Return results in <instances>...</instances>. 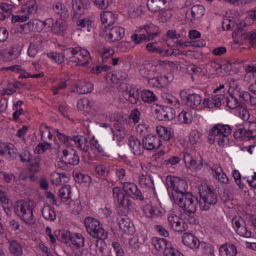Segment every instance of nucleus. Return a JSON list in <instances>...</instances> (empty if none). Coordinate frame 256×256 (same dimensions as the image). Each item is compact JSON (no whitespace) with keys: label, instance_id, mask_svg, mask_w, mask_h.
Wrapping results in <instances>:
<instances>
[{"label":"nucleus","instance_id":"a878e982","mask_svg":"<svg viewBox=\"0 0 256 256\" xmlns=\"http://www.w3.org/2000/svg\"><path fill=\"white\" fill-rule=\"evenodd\" d=\"M212 175L219 181L220 183H223L224 185H227L229 183V177H227V174L223 171V168L219 164H214L211 167Z\"/></svg>","mask_w":256,"mask_h":256},{"label":"nucleus","instance_id":"9b49d317","mask_svg":"<svg viewBox=\"0 0 256 256\" xmlns=\"http://www.w3.org/2000/svg\"><path fill=\"white\" fill-rule=\"evenodd\" d=\"M166 186L167 189H171L172 192V197L173 195H184L187 193L188 185L187 181L179 178V177H173V176H167L166 177Z\"/></svg>","mask_w":256,"mask_h":256},{"label":"nucleus","instance_id":"37998d69","mask_svg":"<svg viewBox=\"0 0 256 256\" xmlns=\"http://www.w3.org/2000/svg\"><path fill=\"white\" fill-rule=\"evenodd\" d=\"M93 107H95V102L87 98L80 99L77 102V109H79V111H89L93 109Z\"/></svg>","mask_w":256,"mask_h":256},{"label":"nucleus","instance_id":"c85d7f7f","mask_svg":"<svg viewBox=\"0 0 256 256\" xmlns=\"http://www.w3.org/2000/svg\"><path fill=\"white\" fill-rule=\"evenodd\" d=\"M62 154L68 165H79L80 158L79 155H77V151L73 149H63Z\"/></svg>","mask_w":256,"mask_h":256},{"label":"nucleus","instance_id":"58836bf2","mask_svg":"<svg viewBox=\"0 0 256 256\" xmlns=\"http://www.w3.org/2000/svg\"><path fill=\"white\" fill-rule=\"evenodd\" d=\"M201 95L199 94H189L187 96L186 105L190 107V109H197L202 102Z\"/></svg>","mask_w":256,"mask_h":256},{"label":"nucleus","instance_id":"a19ab883","mask_svg":"<svg viewBox=\"0 0 256 256\" xmlns=\"http://www.w3.org/2000/svg\"><path fill=\"white\" fill-rule=\"evenodd\" d=\"M93 91V83L87 81H80L76 85V92L79 95H85L86 93H91Z\"/></svg>","mask_w":256,"mask_h":256},{"label":"nucleus","instance_id":"423d86ee","mask_svg":"<svg viewBox=\"0 0 256 256\" xmlns=\"http://www.w3.org/2000/svg\"><path fill=\"white\" fill-rule=\"evenodd\" d=\"M198 191L200 195V209L202 211H209L213 205H217V194L207 183L202 182L199 184Z\"/></svg>","mask_w":256,"mask_h":256},{"label":"nucleus","instance_id":"a211bd4d","mask_svg":"<svg viewBox=\"0 0 256 256\" xmlns=\"http://www.w3.org/2000/svg\"><path fill=\"white\" fill-rule=\"evenodd\" d=\"M123 191L126 195H129V197H132V199H136L138 201H143L145 199V197H143V193H141V190H139V187H137L135 183L125 182L123 184Z\"/></svg>","mask_w":256,"mask_h":256},{"label":"nucleus","instance_id":"1a4fd4ad","mask_svg":"<svg viewBox=\"0 0 256 256\" xmlns=\"http://www.w3.org/2000/svg\"><path fill=\"white\" fill-rule=\"evenodd\" d=\"M100 37H103L107 43H117L125 37V28L121 26H105L100 31Z\"/></svg>","mask_w":256,"mask_h":256},{"label":"nucleus","instance_id":"20e7f679","mask_svg":"<svg viewBox=\"0 0 256 256\" xmlns=\"http://www.w3.org/2000/svg\"><path fill=\"white\" fill-rule=\"evenodd\" d=\"M35 202L31 200H18L14 206V212L26 225H33L35 217L33 216Z\"/></svg>","mask_w":256,"mask_h":256},{"label":"nucleus","instance_id":"79ce46f5","mask_svg":"<svg viewBox=\"0 0 256 256\" xmlns=\"http://www.w3.org/2000/svg\"><path fill=\"white\" fill-rule=\"evenodd\" d=\"M156 133L159 139H163L164 141H171L173 138V133H171V130L164 126H157Z\"/></svg>","mask_w":256,"mask_h":256},{"label":"nucleus","instance_id":"f257e3e1","mask_svg":"<svg viewBox=\"0 0 256 256\" xmlns=\"http://www.w3.org/2000/svg\"><path fill=\"white\" fill-rule=\"evenodd\" d=\"M53 135L57 136V139L60 143H64L66 147H71V145L74 143L80 151H83V153H89L90 151H97L98 153H103V148L101 144H99V141L95 139V137L92 138V140L89 142L86 137L81 135H72L67 136L63 133H61L58 129H54L52 131Z\"/></svg>","mask_w":256,"mask_h":256},{"label":"nucleus","instance_id":"ddd939ff","mask_svg":"<svg viewBox=\"0 0 256 256\" xmlns=\"http://www.w3.org/2000/svg\"><path fill=\"white\" fill-rule=\"evenodd\" d=\"M234 31L232 33V37L234 39V43L237 45H242L244 41H247V24L245 21H239L235 24Z\"/></svg>","mask_w":256,"mask_h":256},{"label":"nucleus","instance_id":"a18cd8bd","mask_svg":"<svg viewBox=\"0 0 256 256\" xmlns=\"http://www.w3.org/2000/svg\"><path fill=\"white\" fill-rule=\"evenodd\" d=\"M19 89V82H9L8 86L0 91V97H5V95H14Z\"/></svg>","mask_w":256,"mask_h":256},{"label":"nucleus","instance_id":"393cba45","mask_svg":"<svg viewBox=\"0 0 256 256\" xmlns=\"http://www.w3.org/2000/svg\"><path fill=\"white\" fill-rule=\"evenodd\" d=\"M182 243L183 245L189 247L190 249H199V246L201 245V242L198 240V238L191 233L183 234Z\"/></svg>","mask_w":256,"mask_h":256},{"label":"nucleus","instance_id":"8fccbe9b","mask_svg":"<svg viewBox=\"0 0 256 256\" xmlns=\"http://www.w3.org/2000/svg\"><path fill=\"white\" fill-rule=\"evenodd\" d=\"M100 19L104 25H113L115 23V14L111 11H105L100 15Z\"/></svg>","mask_w":256,"mask_h":256},{"label":"nucleus","instance_id":"f8f14e48","mask_svg":"<svg viewBox=\"0 0 256 256\" xmlns=\"http://www.w3.org/2000/svg\"><path fill=\"white\" fill-rule=\"evenodd\" d=\"M183 159L188 169H192V171L203 169V157L201 155H195V152L185 151Z\"/></svg>","mask_w":256,"mask_h":256},{"label":"nucleus","instance_id":"f3484780","mask_svg":"<svg viewBox=\"0 0 256 256\" xmlns=\"http://www.w3.org/2000/svg\"><path fill=\"white\" fill-rule=\"evenodd\" d=\"M168 224L176 233H184L188 229L187 223L175 214L168 215Z\"/></svg>","mask_w":256,"mask_h":256},{"label":"nucleus","instance_id":"bb28decb","mask_svg":"<svg viewBox=\"0 0 256 256\" xmlns=\"http://www.w3.org/2000/svg\"><path fill=\"white\" fill-rule=\"evenodd\" d=\"M212 175L219 181L220 183H223L224 185H227L229 183V177H227V174L223 171V168L219 164H214L211 167Z\"/></svg>","mask_w":256,"mask_h":256},{"label":"nucleus","instance_id":"aec40b11","mask_svg":"<svg viewBox=\"0 0 256 256\" xmlns=\"http://www.w3.org/2000/svg\"><path fill=\"white\" fill-rule=\"evenodd\" d=\"M0 157H5L8 161L17 159V148L11 143H0Z\"/></svg>","mask_w":256,"mask_h":256},{"label":"nucleus","instance_id":"5701e85b","mask_svg":"<svg viewBox=\"0 0 256 256\" xmlns=\"http://www.w3.org/2000/svg\"><path fill=\"white\" fill-rule=\"evenodd\" d=\"M128 145L133 153V155H136L137 157L143 155L145 153V145L143 142L141 143V140L139 138L131 136L129 138Z\"/></svg>","mask_w":256,"mask_h":256},{"label":"nucleus","instance_id":"72a5a7b5","mask_svg":"<svg viewBox=\"0 0 256 256\" xmlns=\"http://www.w3.org/2000/svg\"><path fill=\"white\" fill-rule=\"evenodd\" d=\"M167 5V0H148L147 1V7L149 11L152 13H157L158 11H161L163 7Z\"/></svg>","mask_w":256,"mask_h":256},{"label":"nucleus","instance_id":"4468645a","mask_svg":"<svg viewBox=\"0 0 256 256\" xmlns=\"http://www.w3.org/2000/svg\"><path fill=\"white\" fill-rule=\"evenodd\" d=\"M232 227L240 237H246L247 239H250V237L253 235L251 229L247 227L245 220H243L241 217H234L232 219Z\"/></svg>","mask_w":256,"mask_h":256},{"label":"nucleus","instance_id":"9d476101","mask_svg":"<svg viewBox=\"0 0 256 256\" xmlns=\"http://www.w3.org/2000/svg\"><path fill=\"white\" fill-rule=\"evenodd\" d=\"M112 193L119 211H121V213L124 215H127V213L133 209V202H131V198L125 195V193H123L119 187H114Z\"/></svg>","mask_w":256,"mask_h":256},{"label":"nucleus","instance_id":"338daca9","mask_svg":"<svg viewBox=\"0 0 256 256\" xmlns=\"http://www.w3.org/2000/svg\"><path fill=\"white\" fill-rule=\"evenodd\" d=\"M70 207L74 215H79V213L83 211V206H81V202L79 200L70 202Z\"/></svg>","mask_w":256,"mask_h":256},{"label":"nucleus","instance_id":"2eb2a0df","mask_svg":"<svg viewBox=\"0 0 256 256\" xmlns=\"http://www.w3.org/2000/svg\"><path fill=\"white\" fill-rule=\"evenodd\" d=\"M138 183L142 189H145V191H148L151 195H157V191L155 190V181L147 172L138 175Z\"/></svg>","mask_w":256,"mask_h":256},{"label":"nucleus","instance_id":"412c9836","mask_svg":"<svg viewBox=\"0 0 256 256\" xmlns=\"http://www.w3.org/2000/svg\"><path fill=\"white\" fill-rule=\"evenodd\" d=\"M158 121H173L175 109L169 106H162L155 110Z\"/></svg>","mask_w":256,"mask_h":256},{"label":"nucleus","instance_id":"de8ad7c7","mask_svg":"<svg viewBox=\"0 0 256 256\" xmlns=\"http://www.w3.org/2000/svg\"><path fill=\"white\" fill-rule=\"evenodd\" d=\"M163 102L166 103V105H170V107H178L180 106L179 99L171 94H164L162 95Z\"/></svg>","mask_w":256,"mask_h":256},{"label":"nucleus","instance_id":"13d9d810","mask_svg":"<svg viewBox=\"0 0 256 256\" xmlns=\"http://www.w3.org/2000/svg\"><path fill=\"white\" fill-rule=\"evenodd\" d=\"M178 121L179 123H181L182 125H186L189 124L193 121V116H191L190 112L187 111H182L179 115H178Z\"/></svg>","mask_w":256,"mask_h":256},{"label":"nucleus","instance_id":"0eeeda50","mask_svg":"<svg viewBox=\"0 0 256 256\" xmlns=\"http://www.w3.org/2000/svg\"><path fill=\"white\" fill-rule=\"evenodd\" d=\"M84 225L87 233L90 234L91 237H94V239L105 241V239L109 237V233L105 231L101 222L93 217H86L84 219Z\"/></svg>","mask_w":256,"mask_h":256},{"label":"nucleus","instance_id":"4c0bfd02","mask_svg":"<svg viewBox=\"0 0 256 256\" xmlns=\"http://www.w3.org/2000/svg\"><path fill=\"white\" fill-rule=\"evenodd\" d=\"M50 181L52 185H65V183L69 181V178H67V175L63 173L53 172L50 175Z\"/></svg>","mask_w":256,"mask_h":256},{"label":"nucleus","instance_id":"39448f33","mask_svg":"<svg viewBox=\"0 0 256 256\" xmlns=\"http://www.w3.org/2000/svg\"><path fill=\"white\" fill-rule=\"evenodd\" d=\"M64 55L67 57L68 61L81 67L89 65V61H91L89 50L79 46L66 48L64 50Z\"/></svg>","mask_w":256,"mask_h":256},{"label":"nucleus","instance_id":"09e8293b","mask_svg":"<svg viewBox=\"0 0 256 256\" xmlns=\"http://www.w3.org/2000/svg\"><path fill=\"white\" fill-rule=\"evenodd\" d=\"M96 247L97 256H109V250H107V245L105 244V241L98 239L96 241Z\"/></svg>","mask_w":256,"mask_h":256},{"label":"nucleus","instance_id":"dca6fc26","mask_svg":"<svg viewBox=\"0 0 256 256\" xmlns=\"http://www.w3.org/2000/svg\"><path fill=\"white\" fill-rule=\"evenodd\" d=\"M142 143L146 151H155L163 145L161 138L157 135L148 134L142 138Z\"/></svg>","mask_w":256,"mask_h":256},{"label":"nucleus","instance_id":"4be33fe9","mask_svg":"<svg viewBox=\"0 0 256 256\" xmlns=\"http://www.w3.org/2000/svg\"><path fill=\"white\" fill-rule=\"evenodd\" d=\"M118 227L120 231L126 235H133V233H135V226L127 215L118 217Z\"/></svg>","mask_w":256,"mask_h":256},{"label":"nucleus","instance_id":"f03ea898","mask_svg":"<svg viewBox=\"0 0 256 256\" xmlns=\"http://www.w3.org/2000/svg\"><path fill=\"white\" fill-rule=\"evenodd\" d=\"M233 128L227 124H216L208 132V141L211 145L217 143L219 147H225L229 143V135Z\"/></svg>","mask_w":256,"mask_h":256},{"label":"nucleus","instance_id":"3c124183","mask_svg":"<svg viewBox=\"0 0 256 256\" xmlns=\"http://www.w3.org/2000/svg\"><path fill=\"white\" fill-rule=\"evenodd\" d=\"M39 51H41V41L40 40L30 43L27 53H28L29 57H36L37 53H39Z\"/></svg>","mask_w":256,"mask_h":256},{"label":"nucleus","instance_id":"ea45409f","mask_svg":"<svg viewBox=\"0 0 256 256\" xmlns=\"http://www.w3.org/2000/svg\"><path fill=\"white\" fill-rule=\"evenodd\" d=\"M237 97L245 101V103H248L252 107H256V97L250 95L249 92L247 91H242V90H237L236 93Z\"/></svg>","mask_w":256,"mask_h":256},{"label":"nucleus","instance_id":"7ed1b4c3","mask_svg":"<svg viewBox=\"0 0 256 256\" xmlns=\"http://www.w3.org/2000/svg\"><path fill=\"white\" fill-rule=\"evenodd\" d=\"M85 9H89V2L83 0H75L72 3V21L80 27V29H87L90 31L93 22L88 18L81 19L85 15Z\"/></svg>","mask_w":256,"mask_h":256},{"label":"nucleus","instance_id":"864d4df0","mask_svg":"<svg viewBox=\"0 0 256 256\" xmlns=\"http://www.w3.org/2000/svg\"><path fill=\"white\" fill-rule=\"evenodd\" d=\"M29 163L31 173H39L41 170V157L36 156L34 158H30Z\"/></svg>","mask_w":256,"mask_h":256},{"label":"nucleus","instance_id":"5fc2aeb1","mask_svg":"<svg viewBox=\"0 0 256 256\" xmlns=\"http://www.w3.org/2000/svg\"><path fill=\"white\" fill-rule=\"evenodd\" d=\"M141 99L144 101V103H154V101L157 100V96L153 91L150 90H144L141 93Z\"/></svg>","mask_w":256,"mask_h":256},{"label":"nucleus","instance_id":"e433bc0d","mask_svg":"<svg viewBox=\"0 0 256 256\" xmlns=\"http://www.w3.org/2000/svg\"><path fill=\"white\" fill-rule=\"evenodd\" d=\"M244 81L246 83H253L256 81V66L246 65L245 66Z\"/></svg>","mask_w":256,"mask_h":256},{"label":"nucleus","instance_id":"c03bdc74","mask_svg":"<svg viewBox=\"0 0 256 256\" xmlns=\"http://www.w3.org/2000/svg\"><path fill=\"white\" fill-rule=\"evenodd\" d=\"M147 33V35L149 36V39H151L153 41V39H155V37H157V35H159V27L153 23H149L147 25H145L143 28Z\"/></svg>","mask_w":256,"mask_h":256},{"label":"nucleus","instance_id":"6e6552de","mask_svg":"<svg viewBox=\"0 0 256 256\" xmlns=\"http://www.w3.org/2000/svg\"><path fill=\"white\" fill-rule=\"evenodd\" d=\"M174 203L179 205L187 213L197 211V198L191 193L173 194Z\"/></svg>","mask_w":256,"mask_h":256},{"label":"nucleus","instance_id":"603ef678","mask_svg":"<svg viewBox=\"0 0 256 256\" xmlns=\"http://www.w3.org/2000/svg\"><path fill=\"white\" fill-rule=\"evenodd\" d=\"M224 105L228 107V109H237L239 107V100L233 95L224 97Z\"/></svg>","mask_w":256,"mask_h":256},{"label":"nucleus","instance_id":"b1692460","mask_svg":"<svg viewBox=\"0 0 256 256\" xmlns=\"http://www.w3.org/2000/svg\"><path fill=\"white\" fill-rule=\"evenodd\" d=\"M68 239L74 249H83L85 247V236L81 233L68 232Z\"/></svg>","mask_w":256,"mask_h":256},{"label":"nucleus","instance_id":"0e129e2a","mask_svg":"<svg viewBox=\"0 0 256 256\" xmlns=\"http://www.w3.org/2000/svg\"><path fill=\"white\" fill-rule=\"evenodd\" d=\"M143 211L144 215L148 218H153L157 216V209L149 204L144 206Z\"/></svg>","mask_w":256,"mask_h":256},{"label":"nucleus","instance_id":"680f3d73","mask_svg":"<svg viewBox=\"0 0 256 256\" xmlns=\"http://www.w3.org/2000/svg\"><path fill=\"white\" fill-rule=\"evenodd\" d=\"M189 141L191 145H197V143H201V133L197 130H192L189 135Z\"/></svg>","mask_w":256,"mask_h":256},{"label":"nucleus","instance_id":"4d7b16f0","mask_svg":"<svg viewBox=\"0 0 256 256\" xmlns=\"http://www.w3.org/2000/svg\"><path fill=\"white\" fill-rule=\"evenodd\" d=\"M115 55V49L113 47H103L101 57L103 63H107L111 57Z\"/></svg>","mask_w":256,"mask_h":256},{"label":"nucleus","instance_id":"6ab92c4d","mask_svg":"<svg viewBox=\"0 0 256 256\" xmlns=\"http://www.w3.org/2000/svg\"><path fill=\"white\" fill-rule=\"evenodd\" d=\"M205 15V7L203 5H194L190 12H186V23H195Z\"/></svg>","mask_w":256,"mask_h":256},{"label":"nucleus","instance_id":"052dcab7","mask_svg":"<svg viewBox=\"0 0 256 256\" xmlns=\"http://www.w3.org/2000/svg\"><path fill=\"white\" fill-rule=\"evenodd\" d=\"M152 69H153V65L152 64H148V65L142 67L139 70V73L145 79H151V77H153V71H151Z\"/></svg>","mask_w":256,"mask_h":256},{"label":"nucleus","instance_id":"c756f323","mask_svg":"<svg viewBox=\"0 0 256 256\" xmlns=\"http://www.w3.org/2000/svg\"><path fill=\"white\" fill-rule=\"evenodd\" d=\"M67 31V21L65 18H58L54 20L52 26V33L53 35H63Z\"/></svg>","mask_w":256,"mask_h":256},{"label":"nucleus","instance_id":"473e14b6","mask_svg":"<svg viewBox=\"0 0 256 256\" xmlns=\"http://www.w3.org/2000/svg\"><path fill=\"white\" fill-rule=\"evenodd\" d=\"M152 245L156 251H163L165 253V250L168 249L171 243L164 238L154 237L152 238Z\"/></svg>","mask_w":256,"mask_h":256},{"label":"nucleus","instance_id":"f704fd0d","mask_svg":"<svg viewBox=\"0 0 256 256\" xmlns=\"http://www.w3.org/2000/svg\"><path fill=\"white\" fill-rule=\"evenodd\" d=\"M42 217L46 220V221H55V219H57V213L55 212V208H53V206L51 205H45L42 210Z\"/></svg>","mask_w":256,"mask_h":256},{"label":"nucleus","instance_id":"6e6d98bb","mask_svg":"<svg viewBox=\"0 0 256 256\" xmlns=\"http://www.w3.org/2000/svg\"><path fill=\"white\" fill-rule=\"evenodd\" d=\"M37 9H39V6L37 5V1L30 0L22 8V11H27L28 15H32L33 13H37Z\"/></svg>","mask_w":256,"mask_h":256},{"label":"nucleus","instance_id":"c9c22d12","mask_svg":"<svg viewBox=\"0 0 256 256\" xmlns=\"http://www.w3.org/2000/svg\"><path fill=\"white\" fill-rule=\"evenodd\" d=\"M123 95L126 101H129L132 105H137V102L139 101V90L137 88L126 90Z\"/></svg>","mask_w":256,"mask_h":256},{"label":"nucleus","instance_id":"69168bd1","mask_svg":"<svg viewBox=\"0 0 256 256\" xmlns=\"http://www.w3.org/2000/svg\"><path fill=\"white\" fill-rule=\"evenodd\" d=\"M212 100L214 101V105L217 109L221 107V105H225V95L224 94H216L212 96Z\"/></svg>","mask_w":256,"mask_h":256},{"label":"nucleus","instance_id":"774afa93","mask_svg":"<svg viewBox=\"0 0 256 256\" xmlns=\"http://www.w3.org/2000/svg\"><path fill=\"white\" fill-rule=\"evenodd\" d=\"M164 256H183V255L181 252H179V250L173 248V246H171L170 244L169 247L164 250Z\"/></svg>","mask_w":256,"mask_h":256},{"label":"nucleus","instance_id":"2f4dec72","mask_svg":"<svg viewBox=\"0 0 256 256\" xmlns=\"http://www.w3.org/2000/svg\"><path fill=\"white\" fill-rule=\"evenodd\" d=\"M220 256H236L237 255V246L231 243H226L221 245L219 248Z\"/></svg>","mask_w":256,"mask_h":256},{"label":"nucleus","instance_id":"bf43d9fd","mask_svg":"<svg viewBox=\"0 0 256 256\" xmlns=\"http://www.w3.org/2000/svg\"><path fill=\"white\" fill-rule=\"evenodd\" d=\"M49 59L54 61V63H57L58 65H61V63H65V54L63 53H57V52H50L47 54Z\"/></svg>","mask_w":256,"mask_h":256},{"label":"nucleus","instance_id":"e2e57ef3","mask_svg":"<svg viewBox=\"0 0 256 256\" xmlns=\"http://www.w3.org/2000/svg\"><path fill=\"white\" fill-rule=\"evenodd\" d=\"M173 17V14L171 13V10H163L159 15H158V20L161 23H167L171 20Z\"/></svg>","mask_w":256,"mask_h":256},{"label":"nucleus","instance_id":"49530a36","mask_svg":"<svg viewBox=\"0 0 256 256\" xmlns=\"http://www.w3.org/2000/svg\"><path fill=\"white\" fill-rule=\"evenodd\" d=\"M58 196L62 203H67L71 199V186L66 185L59 189Z\"/></svg>","mask_w":256,"mask_h":256},{"label":"nucleus","instance_id":"7c9ffc66","mask_svg":"<svg viewBox=\"0 0 256 256\" xmlns=\"http://www.w3.org/2000/svg\"><path fill=\"white\" fill-rule=\"evenodd\" d=\"M8 251L12 256H23V245L15 239L8 240Z\"/></svg>","mask_w":256,"mask_h":256},{"label":"nucleus","instance_id":"cd10ccee","mask_svg":"<svg viewBox=\"0 0 256 256\" xmlns=\"http://www.w3.org/2000/svg\"><path fill=\"white\" fill-rule=\"evenodd\" d=\"M52 9L59 19H69V9L63 2H55L52 5Z\"/></svg>","mask_w":256,"mask_h":256}]
</instances>
